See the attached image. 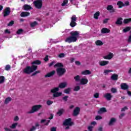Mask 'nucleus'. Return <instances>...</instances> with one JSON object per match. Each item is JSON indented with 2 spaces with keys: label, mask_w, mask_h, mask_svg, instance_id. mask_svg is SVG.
Returning <instances> with one entry per match:
<instances>
[{
  "label": "nucleus",
  "mask_w": 131,
  "mask_h": 131,
  "mask_svg": "<svg viewBox=\"0 0 131 131\" xmlns=\"http://www.w3.org/2000/svg\"><path fill=\"white\" fill-rule=\"evenodd\" d=\"M70 33L71 36L67 38L66 39V42H69V43L71 42H75V41L77 40L78 35H79V32L72 31Z\"/></svg>",
  "instance_id": "nucleus-1"
},
{
  "label": "nucleus",
  "mask_w": 131,
  "mask_h": 131,
  "mask_svg": "<svg viewBox=\"0 0 131 131\" xmlns=\"http://www.w3.org/2000/svg\"><path fill=\"white\" fill-rule=\"evenodd\" d=\"M37 69V66L33 65L31 67L27 66L23 70V72L26 74H30L32 73L33 71H35Z\"/></svg>",
  "instance_id": "nucleus-2"
},
{
  "label": "nucleus",
  "mask_w": 131,
  "mask_h": 131,
  "mask_svg": "<svg viewBox=\"0 0 131 131\" xmlns=\"http://www.w3.org/2000/svg\"><path fill=\"white\" fill-rule=\"evenodd\" d=\"M54 66L55 67H58V69H57L58 75H63V74H64L65 72H66V70H65V69L60 68V67H63V64H62L61 63H57Z\"/></svg>",
  "instance_id": "nucleus-3"
},
{
  "label": "nucleus",
  "mask_w": 131,
  "mask_h": 131,
  "mask_svg": "<svg viewBox=\"0 0 131 131\" xmlns=\"http://www.w3.org/2000/svg\"><path fill=\"white\" fill-rule=\"evenodd\" d=\"M41 107V105H34L32 106V110L28 112V113L29 114H31L32 113H34V112H36L39 110V109Z\"/></svg>",
  "instance_id": "nucleus-4"
},
{
  "label": "nucleus",
  "mask_w": 131,
  "mask_h": 131,
  "mask_svg": "<svg viewBox=\"0 0 131 131\" xmlns=\"http://www.w3.org/2000/svg\"><path fill=\"white\" fill-rule=\"evenodd\" d=\"M59 91V88H54L52 90H51V93H54V94H53V97H60V96L62 95V93L61 92H57Z\"/></svg>",
  "instance_id": "nucleus-5"
},
{
  "label": "nucleus",
  "mask_w": 131,
  "mask_h": 131,
  "mask_svg": "<svg viewBox=\"0 0 131 131\" xmlns=\"http://www.w3.org/2000/svg\"><path fill=\"white\" fill-rule=\"evenodd\" d=\"M33 4L37 9H41L42 7V0H37L34 1Z\"/></svg>",
  "instance_id": "nucleus-6"
},
{
  "label": "nucleus",
  "mask_w": 131,
  "mask_h": 131,
  "mask_svg": "<svg viewBox=\"0 0 131 131\" xmlns=\"http://www.w3.org/2000/svg\"><path fill=\"white\" fill-rule=\"evenodd\" d=\"M75 21H76V16L74 15L71 18V22L70 23V26L71 27H74V26H76V23H75Z\"/></svg>",
  "instance_id": "nucleus-7"
},
{
  "label": "nucleus",
  "mask_w": 131,
  "mask_h": 131,
  "mask_svg": "<svg viewBox=\"0 0 131 131\" xmlns=\"http://www.w3.org/2000/svg\"><path fill=\"white\" fill-rule=\"evenodd\" d=\"M73 122L71 121V119L70 118L66 119L63 122V125H67L68 126H70L71 125H73Z\"/></svg>",
  "instance_id": "nucleus-8"
},
{
  "label": "nucleus",
  "mask_w": 131,
  "mask_h": 131,
  "mask_svg": "<svg viewBox=\"0 0 131 131\" xmlns=\"http://www.w3.org/2000/svg\"><path fill=\"white\" fill-rule=\"evenodd\" d=\"M10 13H11V10H10V8H6L4 12V17H7V16H9L10 15Z\"/></svg>",
  "instance_id": "nucleus-9"
},
{
  "label": "nucleus",
  "mask_w": 131,
  "mask_h": 131,
  "mask_svg": "<svg viewBox=\"0 0 131 131\" xmlns=\"http://www.w3.org/2000/svg\"><path fill=\"white\" fill-rule=\"evenodd\" d=\"M113 53H110L107 56H103V58L106 59V60H111L113 58Z\"/></svg>",
  "instance_id": "nucleus-10"
},
{
  "label": "nucleus",
  "mask_w": 131,
  "mask_h": 131,
  "mask_svg": "<svg viewBox=\"0 0 131 131\" xmlns=\"http://www.w3.org/2000/svg\"><path fill=\"white\" fill-rule=\"evenodd\" d=\"M80 108L79 107H76L74 110L73 115V116H77L79 113Z\"/></svg>",
  "instance_id": "nucleus-11"
},
{
  "label": "nucleus",
  "mask_w": 131,
  "mask_h": 131,
  "mask_svg": "<svg viewBox=\"0 0 131 131\" xmlns=\"http://www.w3.org/2000/svg\"><path fill=\"white\" fill-rule=\"evenodd\" d=\"M99 64L100 66H105V65H107V64H109V61L106 60L100 61Z\"/></svg>",
  "instance_id": "nucleus-12"
},
{
  "label": "nucleus",
  "mask_w": 131,
  "mask_h": 131,
  "mask_svg": "<svg viewBox=\"0 0 131 131\" xmlns=\"http://www.w3.org/2000/svg\"><path fill=\"white\" fill-rule=\"evenodd\" d=\"M89 82V80L86 78H82L80 80L81 84H86Z\"/></svg>",
  "instance_id": "nucleus-13"
},
{
  "label": "nucleus",
  "mask_w": 131,
  "mask_h": 131,
  "mask_svg": "<svg viewBox=\"0 0 131 131\" xmlns=\"http://www.w3.org/2000/svg\"><path fill=\"white\" fill-rule=\"evenodd\" d=\"M105 112H107L106 108L105 107H102L98 111V114H102V113H104Z\"/></svg>",
  "instance_id": "nucleus-14"
},
{
  "label": "nucleus",
  "mask_w": 131,
  "mask_h": 131,
  "mask_svg": "<svg viewBox=\"0 0 131 131\" xmlns=\"http://www.w3.org/2000/svg\"><path fill=\"white\" fill-rule=\"evenodd\" d=\"M104 97L106 98L108 101H110L111 100V98H112V96L110 93H107L104 95Z\"/></svg>",
  "instance_id": "nucleus-15"
},
{
  "label": "nucleus",
  "mask_w": 131,
  "mask_h": 131,
  "mask_svg": "<svg viewBox=\"0 0 131 131\" xmlns=\"http://www.w3.org/2000/svg\"><path fill=\"white\" fill-rule=\"evenodd\" d=\"M116 121V119H115V118H112L111 119L108 124L110 125H113L114 123H115Z\"/></svg>",
  "instance_id": "nucleus-16"
},
{
  "label": "nucleus",
  "mask_w": 131,
  "mask_h": 131,
  "mask_svg": "<svg viewBox=\"0 0 131 131\" xmlns=\"http://www.w3.org/2000/svg\"><path fill=\"white\" fill-rule=\"evenodd\" d=\"M30 13L28 12H23L20 14V17H27L29 16Z\"/></svg>",
  "instance_id": "nucleus-17"
},
{
  "label": "nucleus",
  "mask_w": 131,
  "mask_h": 131,
  "mask_svg": "<svg viewBox=\"0 0 131 131\" xmlns=\"http://www.w3.org/2000/svg\"><path fill=\"white\" fill-rule=\"evenodd\" d=\"M55 72H56L55 71H53L48 73L47 74H46L45 75V77H51V76H53V75H54V74H55Z\"/></svg>",
  "instance_id": "nucleus-18"
},
{
  "label": "nucleus",
  "mask_w": 131,
  "mask_h": 131,
  "mask_svg": "<svg viewBox=\"0 0 131 131\" xmlns=\"http://www.w3.org/2000/svg\"><path fill=\"white\" fill-rule=\"evenodd\" d=\"M109 32H110V30L106 28H104L101 30V33H109Z\"/></svg>",
  "instance_id": "nucleus-19"
},
{
  "label": "nucleus",
  "mask_w": 131,
  "mask_h": 131,
  "mask_svg": "<svg viewBox=\"0 0 131 131\" xmlns=\"http://www.w3.org/2000/svg\"><path fill=\"white\" fill-rule=\"evenodd\" d=\"M59 86L61 89H64V88H66V86H67V82H64L61 83L59 84Z\"/></svg>",
  "instance_id": "nucleus-20"
},
{
  "label": "nucleus",
  "mask_w": 131,
  "mask_h": 131,
  "mask_svg": "<svg viewBox=\"0 0 131 131\" xmlns=\"http://www.w3.org/2000/svg\"><path fill=\"white\" fill-rule=\"evenodd\" d=\"M121 88L122 90H127L128 86L126 83H122L121 84Z\"/></svg>",
  "instance_id": "nucleus-21"
},
{
  "label": "nucleus",
  "mask_w": 131,
  "mask_h": 131,
  "mask_svg": "<svg viewBox=\"0 0 131 131\" xmlns=\"http://www.w3.org/2000/svg\"><path fill=\"white\" fill-rule=\"evenodd\" d=\"M116 24L117 25H121V24H122V18H118L117 21H116Z\"/></svg>",
  "instance_id": "nucleus-22"
},
{
  "label": "nucleus",
  "mask_w": 131,
  "mask_h": 131,
  "mask_svg": "<svg viewBox=\"0 0 131 131\" xmlns=\"http://www.w3.org/2000/svg\"><path fill=\"white\" fill-rule=\"evenodd\" d=\"M117 6H118V8H122V7H124V4L122 2L118 1L117 4Z\"/></svg>",
  "instance_id": "nucleus-23"
},
{
  "label": "nucleus",
  "mask_w": 131,
  "mask_h": 131,
  "mask_svg": "<svg viewBox=\"0 0 131 131\" xmlns=\"http://www.w3.org/2000/svg\"><path fill=\"white\" fill-rule=\"evenodd\" d=\"M31 7L29 5H25L24 6V10H25V11H28V10H31Z\"/></svg>",
  "instance_id": "nucleus-24"
},
{
  "label": "nucleus",
  "mask_w": 131,
  "mask_h": 131,
  "mask_svg": "<svg viewBox=\"0 0 131 131\" xmlns=\"http://www.w3.org/2000/svg\"><path fill=\"white\" fill-rule=\"evenodd\" d=\"M95 43L96 46H103L104 45V43H103V41L98 40L95 42Z\"/></svg>",
  "instance_id": "nucleus-25"
},
{
  "label": "nucleus",
  "mask_w": 131,
  "mask_h": 131,
  "mask_svg": "<svg viewBox=\"0 0 131 131\" xmlns=\"http://www.w3.org/2000/svg\"><path fill=\"white\" fill-rule=\"evenodd\" d=\"M118 78V75H116V74H113L112 77H111V79L113 80H117V79Z\"/></svg>",
  "instance_id": "nucleus-26"
},
{
  "label": "nucleus",
  "mask_w": 131,
  "mask_h": 131,
  "mask_svg": "<svg viewBox=\"0 0 131 131\" xmlns=\"http://www.w3.org/2000/svg\"><path fill=\"white\" fill-rule=\"evenodd\" d=\"M82 74L83 75H88V74H91V71L89 70H85L82 72Z\"/></svg>",
  "instance_id": "nucleus-27"
},
{
  "label": "nucleus",
  "mask_w": 131,
  "mask_h": 131,
  "mask_svg": "<svg viewBox=\"0 0 131 131\" xmlns=\"http://www.w3.org/2000/svg\"><path fill=\"white\" fill-rule=\"evenodd\" d=\"M38 123H36L35 124V126H33L30 129V131H33V130H35V129H36V128H37V126H38Z\"/></svg>",
  "instance_id": "nucleus-28"
},
{
  "label": "nucleus",
  "mask_w": 131,
  "mask_h": 131,
  "mask_svg": "<svg viewBox=\"0 0 131 131\" xmlns=\"http://www.w3.org/2000/svg\"><path fill=\"white\" fill-rule=\"evenodd\" d=\"M38 23L36 21H34L30 23V26L31 27H35V26L38 25Z\"/></svg>",
  "instance_id": "nucleus-29"
},
{
  "label": "nucleus",
  "mask_w": 131,
  "mask_h": 131,
  "mask_svg": "<svg viewBox=\"0 0 131 131\" xmlns=\"http://www.w3.org/2000/svg\"><path fill=\"white\" fill-rule=\"evenodd\" d=\"M18 125V123H14L10 126V128L14 129L16 128V127Z\"/></svg>",
  "instance_id": "nucleus-30"
},
{
  "label": "nucleus",
  "mask_w": 131,
  "mask_h": 131,
  "mask_svg": "<svg viewBox=\"0 0 131 131\" xmlns=\"http://www.w3.org/2000/svg\"><path fill=\"white\" fill-rule=\"evenodd\" d=\"M64 113V110L63 109H60L58 111V112L57 113V115H59V116H61L62 114Z\"/></svg>",
  "instance_id": "nucleus-31"
},
{
  "label": "nucleus",
  "mask_w": 131,
  "mask_h": 131,
  "mask_svg": "<svg viewBox=\"0 0 131 131\" xmlns=\"http://www.w3.org/2000/svg\"><path fill=\"white\" fill-rule=\"evenodd\" d=\"M11 101H12V98L8 97L5 99V104H9Z\"/></svg>",
  "instance_id": "nucleus-32"
},
{
  "label": "nucleus",
  "mask_w": 131,
  "mask_h": 131,
  "mask_svg": "<svg viewBox=\"0 0 131 131\" xmlns=\"http://www.w3.org/2000/svg\"><path fill=\"white\" fill-rule=\"evenodd\" d=\"M99 16H100V12H97L94 14V19H99Z\"/></svg>",
  "instance_id": "nucleus-33"
},
{
  "label": "nucleus",
  "mask_w": 131,
  "mask_h": 131,
  "mask_svg": "<svg viewBox=\"0 0 131 131\" xmlns=\"http://www.w3.org/2000/svg\"><path fill=\"white\" fill-rule=\"evenodd\" d=\"M40 61L39 60H35L34 61H33V62H32V65H39V64H40Z\"/></svg>",
  "instance_id": "nucleus-34"
},
{
  "label": "nucleus",
  "mask_w": 131,
  "mask_h": 131,
  "mask_svg": "<svg viewBox=\"0 0 131 131\" xmlns=\"http://www.w3.org/2000/svg\"><path fill=\"white\" fill-rule=\"evenodd\" d=\"M129 22H131V18L125 19L123 21L124 24H127V23H129Z\"/></svg>",
  "instance_id": "nucleus-35"
},
{
  "label": "nucleus",
  "mask_w": 131,
  "mask_h": 131,
  "mask_svg": "<svg viewBox=\"0 0 131 131\" xmlns=\"http://www.w3.org/2000/svg\"><path fill=\"white\" fill-rule=\"evenodd\" d=\"M131 29L130 27H127L125 29L123 30V32H127V31H129V30Z\"/></svg>",
  "instance_id": "nucleus-36"
},
{
  "label": "nucleus",
  "mask_w": 131,
  "mask_h": 131,
  "mask_svg": "<svg viewBox=\"0 0 131 131\" xmlns=\"http://www.w3.org/2000/svg\"><path fill=\"white\" fill-rule=\"evenodd\" d=\"M5 82V77L2 76L0 77V83H4Z\"/></svg>",
  "instance_id": "nucleus-37"
},
{
  "label": "nucleus",
  "mask_w": 131,
  "mask_h": 131,
  "mask_svg": "<svg viewBox=\"0 0 131 131\" xmlns=\"http://www.w3.org/2000/svg\"><path fill=\"white\" fill-rule=\"evenodd\" d=\"M68 4V0H64L62 4H61V6L62 7H64L66 6Z\"/></svg>",
  "instance_id": "nucleus-38"
},
{
  "label": "nucleus",
  "mask_w": 131,
  "mask_h": 131,
  "mask_svg": "<svg viewBox=\"0 0 131 131\" xmlns=\"http://www.w3.org/2000/svg\"><path fill=\"white\" fill-rule=\"evenodd\" d=\"M113 71L112 70H104V73L105 75H107L108 73H110V72H113Z\"/></svg>",
  "instance_id": "nucleus-39"
},
{
  "label": "nucleus",
  "mask_w": 131,
  "mask_h": 131,
  "mask_svg": "<svg viewBox=\"0 0 131 131\" xmlns=\"http://www.w3.org/2000/svg\"><path fill=\"white\" fill-rule=\"evenodd\" d=\"M71 91V88H68L64 90V93L65 94H69Z\"/></svg>",
  "instance_id": "nucleus-40"
},
{
  "label": "nucleus",
  "mask_w": 131,
  "mask_h": 131,
  "mask_svg": "<svg viewBox=\"0 0 131 131\" xmlns=\"http://www.w3.org/2000/svg\"><path fill=\"white\" fill-rule=\"evenodd\" d=\"M107 10L108 11H111V10H113V6L112 5H108L107 7Z\"/></svg>",
  "instance_id": "nucleus-41"
},
{
  "label": "nucleus",
  "mask_w": 131,
  "mask_h": 131,
  "mask_svg": "<svg viewBox=\"0 0 131 131\" xmlns=\"http://www.w3.org/2000/svg\"><path fill=\"white\" fill-rule=\"evenodd\" d=\"M43 122H45V123L47 122V123H46V124H45V125H48L49 124V122H50V121H47V120H42L41 121V123H43Z\"/></svg>",
  "instance_id": "nucleus-42"
},
{
  "label": "nucleus",
  "mask_w": 131,
  "mask_h": 131,
  "mask_svg": "<svg viewBox=\"0 0 131 131\" xmlns=\"http://www.w3.org/2000/svg\"><path fill=\"white\" fill-rule=\"evenodd\" d=\"M17 34H22L23 33V30L22 29H19L17 32H16Z\"/></svg>",
  "instance_id": "nucleus-43"
},
{
  "label": "nucleus",
  "mask_w": 131,
  "mask_h": 131,
  "mask_svg": "<svg viewBox=\"0 0 131 131\" xmlns=\"http://www.w3.org/2000/svg\"><path fill=\"white\" fill-rule=\"evenodd\" d=\"M10 69H11V67L10 66V65L9 64L6 65L5 67V70H6L7 71H8V70H10Z\"/></svg>",
  "instance_id": "nucleus-44"
},
{
  "label": "nucleus",
  "mask_w": 131,
  "mask_h": 131,
  "mask_svg": "<svg viewBox=\"0 0 131 131\" xmlns=\"http://www.w3.org/2000/svg\"><path fill=\"white\" fill-rule=\"evenodd\" d=\"M80 90V87L79 86H77L75 87L74 91V92H77V91H79Z\"/></svg>",
  "instance_id": "nucleus-45"
},
{
  "label": "nucleus",
  "mask_w": 131,
  "mask_h": 131,
  "mask_svg": "<svg viewBox=\"0 0 131 131\" xmlns=\"http://www.w3.org/2000/svg\"><path fill=\"white\" fill-rule=\"evenodd\" d=\"M111 92L113 94H115V93H117V90L116 89H115V88H112Z\"/></svg>",
  "instance_id": "nucleus-46"
},
{
  "label": "nucleus",
  "mask_w": 131,
  "mask_h": 131,
  "mask_svg": "<svg viewBox=\"0 0 131 131\" xmlns=\"http://www.w3.org/2000/svg\"><path fill=\"white\" fill-rule=\"evenodd\" d=\"M95 119H96V120H100V119H102V117H101L100 116H97L95 117Z\"/></svg>",
  "instance_id": "nucleus-47"
},
{
  "label": "nucleus",
  "mask_w": 131,
  "mask_h": 131,
  "mask_svg": "<svg viewBox=\"0 0 131 131\" xmlns=\"http://www.w3.org/2000/svg\"><path fill=\"white\" fill-rule=\"evenodd\" d=\"M58 57L59 58H63V57H65V54L64 53H60L59 54Z\"/></svg>",
  "instance_id": "nucleus-48"
},
{
  "label": "nucleus",
  "mask_w": 131,
  "mask_h": 131,
  "mask_svg": "<svg viewBox=\"0 0 131 131\" xmlns=\"http://www.w3.org/2000/svg\"><path fill=\"white\" fill-rule=\"evenodd\" d=\"M93 128H94V126H89L88 127V130L92 131V130H93Z\"/></svg>",
  "instance_id": "nucleus-49"
},
{
  "label": "nucleus",
  "mask_w": 131,
  "mask_h": 131,
  "mask_svg": "<svg viewBox=\"0 0 131 131\" xmlns=\"http://www.w3.org/2000/svg\"><path fill=\"white\" fill-rule=\"evenodd\" d=\"M74 79H75L76 81H79V76H76L74 77Z\"/></svg>",
  "instance_id": "nucleus-50"
},
{
  "label": "nucleus",
  "mask_w": 131,
  "mask_h": 131,
  "mask_svg": "<svg viewBox=\"0 0 131 131\" xmlns=\"http://www.w3.org/2000/svg\"><path fill=\"white\" fill-rule=\"evenodd\" d=\"M91 125H92L93 126H95V125H97V122L96 121H93L91 122Z\"/></svg>",
  "instance_id": "nucleus-51"
},
{
  "label": "nucleus",
  "mask_w": 131,
  "mask_h": 131,
  "mask_svg": "<svg viewBox=\"0 0 131 131\" xmlns=\"http://www.w3.org/2000/svg\"><path fill=\"white\" fill-rule=\"evenodd\" d=\"M99 96L100 95H99V93H96L94 94V98H99Z\"/></svg>",
  "instance_id": "nucleus-52"
},
{
  "label": "nucleus",
  "mask_w": 131,
  "mask_h": 131,
  "mask_svg": "<svg viewBox=\"0 0 131 131\" xmlns=\"http://www.w3.org/2000/svg\"><path fill=\"white\" fill-rule=\"evenodd\" d=\"M47 105H52L53 104V101H50V100H48L47 102Z\"/></svg>",
  "instance_id": "nucleus-53"
},
{
  "label": "nucleus",
  "mask_w": 131,
  "mask_h": 131,
  "mask_svg": "<svg viewBox=\"0 0 131 131\" xmlns=\"http://www.w3.org/2000/svg\"><path fill=\"white\" fill-rule=\"evenodd\" d=\"M13 24H14V21L12 20L8 24V26H12Z\"/></svg>",
  "instance_id": "nucleus-54"
},
{
  "label": "nucleus",
  "mask_w": 131,
  "mask_h": 131,
  "mask_svg": "<svg viewBox=\"0 0 131 131\" xmlns=\"http://www.w3.org/2000/svg\"><path fill=\"white\" fill-rule=\"evenodd\" d=\"M125 110H127V107L126 106H124L123 108H122L121 111L122 112L123 111H125Z\"/></svg>",
  "instance_id": "nucleus-55"
},
{
  "label": "nucleus",
  "mask_w": 131,
  "mask_h": 131,
  "mask_svg": "<svg viewBox=\"0 0 131 131\" xmlns=\"http://www.w3.org/2000/svg\"><path fill=\"white\" fill-rule=\"evenodd\" d=\"M38 73H40V71H36L35 72H34L32 74V75H35L37 74Z\"/></svg>",
  "instance_id": "nucleus-56"
},
{
  "label": "nucleus",
  "mask_w": 131,
  "mask_h": 131,
  "mask_svg": "<svg viewBox=\"0 0 131 131\" xmlns=\"http://www.w3.org/2000/svg\"><path fill=\"white\" fill-rule=\"evenodd\" d=\"M57 130V127H53L51 129V131H56Z\"/></svg>",
  "instance_id": "nucleus-57"
},
{
  "label": "nucleus",
  "mask_w": 131,
  "mask_h": 131,
  "mask_svg": "<svg viewBox=\"0 0 131 131\" xmlns=\"http://www.w3.org/2000/svg\"><path fill=\"white\" fill-rule=\"evenodd\" d=\"M14 120L15 121H18V120H19V117L18 116L15 117L14 118Z\"/></svg>",
  "instance_id": "nucleus-58"
},
{
  "label": "nucleus",
  "mask_w": 131,
  "mask_h": 131,
  "mask_svg": "<svg viewBox=\"0 0 131 131\" xmlns=\"http://www.w3.org/2000/svg\"><path fill=\"white\" fill-rule=\"evenodd\" d=\"M55 64V61H52L51 63L49 64V67L53 66Z\"/></svg>",
  "instance_id": "nucleus-59"
},
{
  "label": "nucleus",
  "mask_w": 131,
  "mask_h": 131,
  "mask_svg": "<svg viewBox=\"0 0 131 131\" xmlns=\"http://www.w3.org/2000/svg\"><path fill=\"white\" fill-rule=\"evenodd\" d=\"M124 5V6H128V5H129V2H128V1H126V2H125V4Z\"/></svg>",
  "instance_id": "nucleus-60"
},
{
  "label": "nucleus",
  "mask_w": 131,
  "mask_h": 131,
  "mask_svg": "<svg viewBox=\"0 0 131 131\" xmlns=\"http://www.w3.org/2000/svg\"><path fill=\"white\" fill-rule=\"evenodd\" d=\"M128 42L131 43V35L129 36V37L128 38Z\"/></svg>",
  "instance_id": "nucleus-61"
},
{
  "label": "nucleus",
  "mask_w": 131,
  "mask_h": 131,
  "mask_svg": "<svg viewBox=\"0 0 131 131\" xmlns=\"http://www.w3.org/2000/svg\"><path fill=\"white\" fill-rule=\"evenodd\" d=\"M109 19L108 18H106L103 20V23H107L108 22Z\"/></svg>",
  "instance_id": "nucleus-62"
},
{
  "label": "nucleus",
  "mask_w": 131,
  "mask_h": 131,
  "mask_svg": "<svg viewBox=\"0 0 131 131\" xmlns=\"http://www.w3.org/2000/svg\"><path fill=\"white\" fill-rule=\"evenodd\" d=\"M67 99H68V96H65L63 98V100H64V101H67Z\"/></svg>",
  "instance_id": "nucleus-63"
},
{
  "label": "nucleus",
  "mask_w": 131,
  "mask_h": 131,
  "mask_svg": "<svg viewBox=\"0 0 131 131\" xmlns=\"http://www.w3.org/2000/svg\"><path fill=\"white\" fill-rule=\"evenodd\" d=\"M99 131H102L103 130V127L100 126L98 128Z\"/></svg>",
  "instance_id": "nucleus-64"
}]
</instances>
